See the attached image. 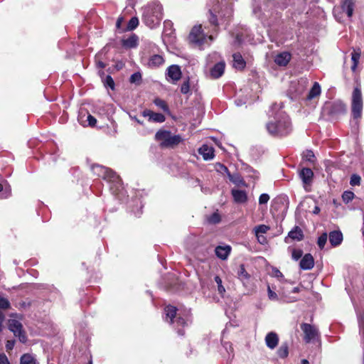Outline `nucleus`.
Returning <instances> with one entry per match:
<instances>
[{"mask_svg":"<svg viewBox=\"0 0 364 364\" xmlns=\"http://www.w3.org/2000/svg\"><path fill=\"white\" fill-rule=\"evenodd\" d=\"M163 18L162 6L154 2L146 7L143 14V19L145 24L149 28L158 26Z\"/></svg>","mask_w":364,"mask_h":364,"instance_id":"nucleus-1","label":"nucleus"},{"mask_svg":"<svg viewBox=\"0 0 364 364\" xmlns=\"http://www.w3.org/2000/svg\"><path fill=\"white\" fill-rule=\"evenodd\" d=\"M155 139L160 141L161 147L168 148H174L183 141L181 135H173L171 132L166 130L158 131L155 134Z\"/></svg>","mask_w":364,"mask_h":364,"instance_id":"nucleus-2","label":"nucleus"},{"mask_svg":"<svg viewBox=\"0 0 364 364\" xmlns=\"http://www.w3.org/2000/svg\"><path fill=\"white\" fill-rule=\"evenodd\" d=\"M267 129L269 134L272 135H284L289 133L291 129V124L287 117H284L277 122H269L267 124Z\"/></svg>","mask_w":364,"mask_h":364,"instance_id":"nucleus-3","label":"nucleus"},{"mask_svg":"<svg viewBox=\"0 0 364 364\" xmlns=\"http://www.w3.org/2000/svg\"><path fill=\"white\" fill-rule=\"evenodd\" d=\"M351 110L354 119L360 118L363 110L362 93L359 87H355L352 94Z\"/></svg>","mask_w":364,"mask_h":364,"instance_id":"nucleus-4","label":"nucleus"},{"mask_svg":"<svg viewBox=\"0 0 364 364\" xmlns=\"http://www.w3.org/2000/svg\"><path fill=\"white\" fill-rule=\"evenodd\" d=\"M92 173L112 182H117L119 180V176L112 170L99 165L92 164Z\"/></svg>","mask_w":364,"mask_h":364,"instance_id":"nucleus-5","label":"nucleus"},{"mask_svg":"<svg viewBox=\"0 0 364 364\" xmlns=\"http://www.w3.org/2000/svg\"><path fill=\"white\" fill-rule=\"evenodd\" d=\"M8 326L14 336L18 338L21 343H25L26 342L27 336L23 329V325L19 321L16 319L9 320Z\"/></svg>","mask_w":364,"mask_h":364,"instance_id":"nucleus-6","label":"nucleus"},{"mask_svg":"<svg viewBox=\"0 0 364 364\" xmlns=\"http://www.w3.org/2000/svg\"><path fill=\"white\" fill-rule=\"evenodd\" d=\"M301 329L304 333V339L306 343L314 341L319 336L318 329L311 324L304 323L301 325Z\"/></svg>","mask_w":364,"mask_h":364,"instance_id":"nucleus-7","label":"nucleus"},{"mask_svg":"<svg viewBox=\"0 0 364 364\" xmlns=\"http://www.w3.org/2000/svg\"><path fill=\"white\" fill-rule=\"evenodd\" d=\"M166 319H170L171 323H176L177 327L179 326H185L186 321L181 317H178L175 321L173 320L176 315V308L173 306H168L165 309Z\"/></svg>","mask_w":364,"mask_h":364,"instance_id":"nucleus-8","label":"nucleus"},{"mask_svg":"<svg viewBox=\"0 0 364 364\" xmlns=\"http://www.w3.org/2000/svg\"><path fill=\"white\" fill-rule=\"evenodd\" d=\"M77 120L84 127L91 126V114L85 105H82L79 109Z\"/></svg>","mask_w":364,"mask_h":364,"instance_id":"nucleus-9","label":"nucleus"},{"mask_svg":"<svg viewBox=\"0 0 364 364\" xmlns=\"http://www.w3.org/2000/svg\"><path fill=\"white\" fill-rule=\"evenodd\" d=\"M189 39L191 42L203 44L205 42V36L202 32L201 26H194L189 35Z\"/></svg>","mask_w":364,"mask_h":364,"instance_id":"nucleus-10","label":"nucleus"},{"mask_svg":"<svg viewBox=\"0 0 364 364\" xmlns=\"http://www.w3.org/2000/svg\"><path fill=\"white\" fill-rule=\"evenodd\" d=\"M167 75L172 80L173 83L178 81L181 77V71L178 65H171L167 70Z\"/></svg>","mask_w":364,"mask_h":364,"instance_id":"nucleus-11","label":"nucleus"},{"mask_svg":"<svg viewBox=\"0 0 364 364\" xmlns=\"http://www.w3.org/2000/svg\"><path fill=\"white\" fill-rule=\"evenodd\" d=\"M300 267L302 269L307 270L314 267V259L311 254H306L300 261Z\"/></svg>","mask_w":364,"mask_h":364,"instance_id":"nucleus-12","label":"nucleus"},{"mask_svg":"<svg viewBox=\"0 0 364 364\" xmlns=\"http://www.w3.org/2000/svg\"><path fill=\"white\" fill-rule=\"evenodd\" d=\"M200 154L203 156L204 160H211L214 157V149L212 146L204 144L198 150Z\"/></svg>","mask_w":364,"mask_h":364,"instance_id":"nucleus-13","label":"nucleus"},{"mask_svg":"<svg viewBox=\"0 0 364 364\" xmlns=\"http://www.w3.org/2000/svg\"><path fill=\"white\" fill-rule=\"evenodd\" d=\"M225 63L223 61L216 63L210 70V75L213 78H218L224 73Z\"/></svg>","mask_w":364,"mask_h":364,"instance_id":"nucleus-14","label":"nucleus"},{"mask_svg":"<svg viewBox=\"0 0 364 364\" xmlns=\"http://www.w3.org/2000/svg\"><path fill=\"white\" fill-rule=\"evenodd\" d=\"M299 176L305 185H309L312 181L314 173L311 168H304L301 170Z\"/></svg>","mask_w":364,"mask_h":364,"instance_id":"nucleus-15","label":"nucleus"},{"mask_svg":"<svg viewBox=\"0 0 364 364\" xmlns=\"http://www.w3.org/2000/svg\"><path fill=\"white\" fill-rule=\"evenodd\" d=\"M265 343L268 348L274 349L278 345L279 337L274 332H270L267 333L265 337Z\"/></svg>","mask_w":364,"mask_h":364,"instance_id":"nucleus-16","label":"nucleus"},{"mask_svg":"<svg viewBox=\"0 0 364 364\" xmlns=\"http://www.w3.org/2000/svg\"><path fill=\"white\" fill-rule=\"evenodd\" d=\"M231 251V247L229 245L218 246L215 250V255L221 259H226L229 256Z\"/></svg>","mask_w":364,"mask_h":364,"instance_id":"nucleus-17","label":"nucleus"},{"mask_svg":"<svg viewBox=\"0 0 364 364\" xmlns=\"http://www.w3.org/2000/svg\"><path fill=\"white\" fill-rule=\"evenodd\" d=\"M139 38L136 35L132 34L127 38H124L122 41L123 47L126 48H136L138 45Z\"/></svg>","mask_w":364,"mask_h":364,"instance_id":"nucleus-18","label":"nucleus"},{"mask_svg":"<svg viewBox=\"0 0 364 364\" xmlns=\"http://www.w3.org/2000/svg\"><path fill=\"white\" fill-rule=\"evenodd\" d=\"M353 0H344L341 4V10L346 13L348 17H351L354 10Z\"/></svg>","mask_w":364,"mask_h":364,"instance_id":"nucleus-19","label":"nucleus"},{"mask_svg":"<svg viewBox=\"0 0 364 364\" xmlns=\"http://www.w3.org/2000/svg\"><path fill=\"white\" fill-rule=\"evenodd\" d=\"M343 240V235L340 231H332L329 234V241L333 246H337Z\"/></svg>","mask_w":364,"mask_h":364,"instance_id":"nucleus-20","label":"nucleus"},{"mask_svg":"<svg viewBox=\"0 0 364 364\" xmlns=\"http://www.w3.org/2000/svg\"><path fill=\"white\" fill-rule=\"evenodd\" d=\"M291 55L289 53L284 52L278 54L275 58V63L279 66H285L289 62Z\"/></svg>","mask_w":364,"mask_h":364,"instance_id":"nucleus-21","label":"nucleus"},{"mask_svg":"<svg viewBox=\"0 0 364 364\" xmlns=\"http://www.w3.org/2000/svg\"><path fill=\"white\" fill-rule=\"evenodd\" d=\"M233 66L236 69L242 70L245 67V61L240 53H237L233 54Z\"/></svg>","mask_w":364,"mask_h":364,"instance_id":"nucleus-22","label":"nucleus"},{"mask_svg":"<svg viewBox=\"0 0 364 364\" xmlns=\"http://www.w3.org/2000/svg\"><path fill=\"white\" fill-rule=\"evenodd\" d=\"M164 62L163 57L160 55H154L150 57L148 65L150 68H156Z\"/></svg>","mask_w":364,"mask_h":364,"instance_id":"nucleus-23","label":"nucleus"},{"mask_svg":"<svg viewBox=\"0 0 364 364\" xmlns=\"http://www.w3.org/2000/svg\"><path fill=\"white\" fill-rule=\"evenodd\" d=\"M232 194L237 203H245L247 199V194L244 191L232 190Z\"/></svg>","mask_w":364,"mask_h":364,"instance_id":"nucleus-24","label":"nucleus"},{"mask_svg":"<svg viewBox=\"0 0 364 364\" xmlns=\"http://www.w3.org/2000/svg\"><path fill=\"white\" fill-rule=\"evenodd\" d=\"M360 57V50H354L353 52L351 54V60L353 62V65L351 66V70L353 72H355L356 70L357 66L359 63V59Z\"/></svg>","mask_w":364,"mask_h":364,"instance_id":"nucleus-25","label":"nucleus"},{"mask_svg":"<svg viewBox=\"0 0 364 364\" xmlns=\"http://www.w3.org/2000/svg\"><path fill=\"white\" fill-rule=\"evenodd\" d=\"M289 237L293 240L300 241L303 239L304 235L302 230L299 227H295L289 232Z\"/></svg>","mask_w":364,"mask_h":364,"instance_id":"nucleus-26","label":"nucleus"},{"mask_svg":"<svg viewBox=\"0 0 364 364\" xmlns=\"http://www.w3.org/2000/svg\"><path fill=\"white\" fill-rule=\"evenodd\" d=\"M20 364H38V363L32 355L25 353L21 357Z\"/></svg>","mask_w":364,"mask_h":364,"instance_id":"nucleus-27","label":"nucleus"},{"mask_svg":"<svg viewBox=\"0 0 364 364\" xmlns=\"http://www.w3.org/2000/svg\"><path fill=\"white\" fill-rule=\"evenodd\" d=\"M321 93V87L318 82H314L313 87L309 91L308 98L312 99L316 96H318Z\"/></svg>","mask_w":364,"mask_h":364,"instance_id":"nucleus-28","label":"nucleus"},{"mask_svg":"<svg viewBox=\"0 0 364 364\" xmlns=\"http://www.w3.org/2000/svg\"><path fill=\"white\" fill-rule=\"evenodd\" d=\"M102 82L105 87H109L112 90H114L115 88V83L114 80L109 75H107L105 77V78H102Z\"/></svg>","mask_w":364,"mask_h":364,"instance_id":"nucleus-29","label":"nucleus"},{"mask_svg":"<svg viewBox=\"0 0 364 364\" xmlns=\"http://www.w3.org/2000/svg\"><path fill=\"white\" fill-rule=\"evenodd\" d=\"M277 354L282 358L287 357L289 354L288 345L287 343H283L278 349Z\"/></svg>","mask_w":364,"mask_h":364,"instance_id":"nucleus-30","label":"nucleus"},{"mask_svg":"<svg viewBox=\"0 0 364 364\" xmlns=\"http://www.w3.org/2000/svg\"><path fill=\"white\" fill-rule=\"evenodd\" d=\"M166 118L164 114L160 113L152 112L150 116V121L156 122H164Z\"/></svg>","mask_w":364,"mask_h":364,"instance_id":"nucleus-31","label":"nucleus"},{"mask_svg":"<svg viewBox=\"0 0 364 364\" xmlns=\"http://www.w3.org/2000/svg\"><path fill=\"white\" fill-rule=\"evenodd\" d=\"M139 25V19L136 17H132L128 22L127 30L132 31L135 29Z\"/></svg>","mask_w":364,"mask_h":364,"instance_id":"nucleus-32","label":"nucleus"},{"mask_svg":"<svg viewBox=\"0 0 364 364\" xmlns=\"http://www.w3.org/2000/svg\"><path fill=\"white\" fill-rule=\"evenodd\" d=\"M237 276L240 279L243 280L249 277L248 273L246 272L243 264H241L237 271Z\"/></svg>","mask_w":364,"mask_h":364,"instance_id":"nucleus-33","label":"nucleus"},{"mask_svg":"<svg viewBox=\"0 0 364 364\" xmlns=\"http://www.w3.org/2000/svg\"><path fill=\"white\" fill-rule=\"evenodd\" d=\"M131 83L139 84L141 81V75L139 72L134 73L130 77Z\"/></svg>","mask_w":364,"mask_h":364,"instance_id":"nucleus-34","label":"nucleus"},{"mask_svg":"<svg viewBox=\"0 0 364 364\" xmlns=\"http://www.w3.org/2000/svg\"><path fill=\"white\" fill-rule=\"evenodd\" d=\"M354 193L352 191H345L342 195L343 200L348 203L354 198Z\"/></svg>","mask_w":364,"mask_h":364,"instance_id":"nucleus-35","label":"nucleus"},{"mask_svg":"<svg viewBox=\"0 0 364 364\" xmlns=\"http://www.w3.org/2000/svg\"><path fill=\"white\" fill-rule=\"evenodd\" d=\"M269 230V227L265 225H260L257 226L255 228L256 235L258 236L259 234L266 233Z\"/></svg>","mask_w":364,"mask_h":364,"instance_id":"nucleus-36","label":"nucleus"},{"mask_svg":"<svg viewBox=\"0 0 364 364\" xmlns=\"http://www.w3.org/2000/svg\"><path fill=\"white\" fill-rule=\"evenodd\" d=\"M181 92L183 94H188L190 92V82L189 78L183 81L181 87Z\"/></svg>","mask_w":364,"mask_h":364,"instance_id":"nucleus-37","label":"nucleus"},{"mask_svg":"<svg viewBox=\"0 0 364 364\" xmlns=\"http://www.w3.org/2000/svg\"><path fill=\"white\" fill-rule=\"evenodd\" d=\"M328 235L326 233L322 234L318 239V245L321 249H323L326 243Z\"/></svg>","mask_w":364,"mask_h":364,"instance_id":"nucleus-38","label":"nucleus"},{"mask_svg":"<svg viewBox=\"0 0 364 364\" xmlns=\"http://www.w3.org/2000/svg\"><path fill=\"white\" fill-rule=\"evenodd\" d=\"M154 104L157 107H159L161 109H162L164 111H167L168 110V106H167L166 103L164 100H161L159 98H156V99L154 100Z\"/></svg>","mask_w":364,"mask_h":364,"instance_id":"nucleus-39","label":"nucleus"},{"mask_svg":"<svg viewBox=\"0 0 364 364\" xmlns=\"http://www.w3.org/2000/svg\"><path fill=\"white\" fill-rule=\"evenodd\" d=\"M361 178L357 174H353L350 177V184L351 186H358L360 183Z\"/></svg>","mask_w":364,"mask_h":364,"instance_id":"nucleus-40","label":"nucleus"},{"mask_svg":"<svg viewBox=\"0 0 364 364\" xmlns=\"http://www.w3.org/2000/svg\"><path fill=\"white\" fill-rule=\"evenodd\" d=\"M303 251L299 249H294L291 252V257L294 260H298L301 257Z\"/></svg>","mask_w":364,"mask_h":364,"instance_id":"nucleus-41","label":"nucleus"},{"mask_svg":"<svg viewBox=\"0 0 364 364\" xmlns=\"http://www.w3.org/2000/svg\"><path fill=\"white\" fill-rule=\"evenodd\" d=\"M215 281L218 284V290L219 293L223 294V292H225V289L224 287L222 285V279H220V277L218 276H216L215 277Z\"/></svg>","mask_w":364,"mask_h":364,"instance_id":"nucleus-42","label":"nucleus"},{"mask_svg":"<svg viewBox=\"0 0 364 364\" xmlns=\"http://www.w3.org/2000/svg\"><path fill=\"white\" fill-rule=\"evenodd\" d=\"M100 55V53H98L95 57L96 65L98 68H105L106 67V64L101 61Z\"/></svg>","mask_w":364,"mask_h":364,"instance_id":"nucleus-43","label":"nucleus"},{"mask_svg":"<svg viewBox=\"0 0 364 364\" xmlns=\"http://www.w3.org/2000/svg\"><path fill=\"white\" fill-rule=\"evenodd\" d=\"M269 200V196L267 193H262L260 195L259 198V203L260 205L262 204H266Z\"/></svg>","mask_w":364,"mask_h":364,"instance_id":"nucleus-44","label":"nucleus"},{"mask_svg":"<svg viewBox=\"0 0 364 364\" xmlns=\"http://www.w3.org/2000/svg\"><path fill=\"white\" fill-rule=\"evenodd\" d=\"M216 169L218 171H220L221 173H228V175L230 173L228 168L222 164H217Z\"/></svg>","mask_w":364,"mask_h":364,"instance_id":"nucleus-45","label":"nucleus"},{"mask_svg":"<svg viewBox=\"0 0 364 364\" xmlns=\"http://www.w3.org/2000/svg\"><path fill=\"white\" fill-rule=\"evenodd\" d=\"M314 154L313 153V151H306V152L304 154V158L306 159V160L309 161H314Z\"/></svg>","mask_w":364,"mask_h":364,"instance_id":"nucleus-46","label":"nucleus"},{"mask_svg":"<svg viewBox=\"0 0 364 364\" xmlns=\"http://www.w3.org/2000/svg\"><path fill=\"white\" fill-rule=\"evenodd\" d=\"M268 297L271 300H277V294L268 287Z\"/></svg>","mask_w":364,"mask_h":364,"instance_id":"nucleus-47","label":"nucleus"},{"mask_svg":"<svg viewBox=\"0 0 364 364\" xmlns=\"http://www.w3.org/2000/svg\"><path fill=\"white\" fill-rule=\"evenodd\" d=\"M15 345V341L14 340H9L6 341V349L7 351L11 350Z\"/></svg>","mask_w":364,"mask_h":364,"instance_id":"nucleus-48","label":"nucleus"},{"mask_svg":"<svg viewBox=\"0 0 364 364\" xmlns=\"http://www.w3.org/2000/svg\"><path fill=\"white\" fill-rule=\"evenodd\" d=\"M210 222L213 223H217L220 221V217L218 214L214 213L210 218Z\"/></svg>","mask_w":364,"mask_h":364,"instance_id":"nucleus-49","label":"nucleus"},{"mask_svg":"<svg viewBox=\"0 0 364 364\" xmlns=\"http://www.w3.org/2000/svg\"><path fill=\"white\" fill-rule=\"evenodd\" d=\"M0 364H10L5 354H0Z\"/></svg>","mask_w":364,"mask_h":364,"instance_id":"nucleus-50","label":"nucleus"},{"mask_svg":"<svg viewBox=\"0 0 364 364\" xmlns=\"http://www.w3.org/2000/svg\"><path fill=\"white\" fill-rule=\"evenodd\" d=\"M228 176H229L230 180L232 181L235 183H237L240 181V177L237 175L232 176V175H230V173H229Z\"/></svg>","mask_w":364,"mask_h":364,"instance_id":"nucleus-51","label":"nucleus"},{"mask_svg":"<svg viewBox=\"0 0 364 364\" xmlns=\"http://www.w3.org/2000/svg\"><path fill=\"white\" fill-rule=\"evenodd\" d=\"M152 111L149 110V109H145L142 112V115L144 117H149V119H150V116H151V114H152Z\"/></svg>","mask_w":364,"mask_h":364,"instance_id":"nucleus-52","label":"nucleus"},{"mask_svg":"<svg viewBox=\"0 0 364 364\" xmlns=\"http://www.w3.org/2000/svg\"><path fill=\"white\" fill-rule=\"evenodd\" d=\"M360 329L363 331V333L364 334V315L361 316L360 320Z\"/></svg>","mask_w":364,"mask_h":364,"instance_id":"nucleus-53","label":"nucleus"},{"mask_svg":"<svg viewBox=\"0 0 364 364\" xmlns=\"http://www.w3.org/2000/svg\"><path fill=\"white\" fill-rule=\"evenodd\" d=\"M123 21V18H118L117 21V23H116V26L119 28H120V26H121V23H122Z\"/></svg>","mask_w":364,"mask_h":364,"instance_id":"nucleus-54","label":"nucleus"},{"mask_svg":"<svg viewBox=\"0 0 364 364\" xmlns=\"http://www.w3.org/2000/svg\"><path fill=\"white\" fill-rule=\"evenodd\" d=\"M210 21L212 24L216 25V23H217L216 17L215 16H212L211 18H210Z\"/></svg>","mask_w":364,"mask_h":364,"instance_id":"nucleus-55","label":"nucleus"},{"mask_svg":"<svg viewBox=\"0 0 364 364\" xmlns=\"http://www.w3.org/2000/svg\"><path fill=\"white\" fill-rule=\"evenodd\" d=\"M98 75H100V78H101V80H102V78H105V77L106 76L105 75V72L102 71V70H99L98 72Z\"/></svg>","mask_w":364,"mask_h":364,"instance_id":"nucleus-56","label":"nucleus"},{"mask_svg":"<svg viewBox=\"0 0 364 364\" xmlns=\"http://www.w3.org/2000/svg\"><path fill=\"white\" fill-rule=\"evenodd\" d=\"M320 212V208L318 206H315L313 210L314 214H318Z\"/></svg>","mask_w":364,"mask_h":364,"instance_id":"nucleus-57","label":"nucleus"},{"mask_svg":"<svg viewBox=\"0 0 364 364\" xmlns=\"http://www.w3.org/2000/svg\"><path fill=\"white\" fill-rule=\"evenodd\" d=\"M275 276L276 277H282V272L279 271V270H276L275 271Z\"/></svg>","mask_w":364,"mask_h":364,"instance_id":"nucleus-58","label":"nucleus"},{"mask_svg":"<svg viewBox=\"0 0 364 364\" xmlns=\"http://www.w3.org/2000/svg\"><path fill=\"white\" fill-rule=\"evenodd\" d=\"M301 364H309V363L306 359H303L301 360Z\"/></svg>","mask_w":364,"mask_h":364,"instance_id":"nucleus-59","label":"nucleus"},{"mask_svg":"<svg viewBox=\"0 0 364 364\" xmlns=\"http://www.w3.org/2000/svg\"><path fill=\"white\" fill-rule=\"evenodd\" d=\"M96 122H97L96 119L92 117V127H94L95 125Z\"/></svg>","mask_w":364,"mask_h":364,"instance_id":"nucleus-60","label":"nucleus"},{"mask_svg":"<svg viewBox=\"0 0 364 364\" xmlns=\"http://www.w3.org/2000/svg\"><path fill=\"white\" fill-rule=\"evenodd\" d=\"M257 237H258V240H259V242L260 243H263V242H264V240H265L264 237H262V239H259V235L257 236Z\"/></svg>","mask_w":364,"mask_h":364,"instance_id":"nucleus-61","label":"nucleus"},{"mask_svg":"<svg viewBox=\"0 0 364 364\" xmlns=\"http://www.w3.org/2000/svg\"><path fill=\"white\" fill-rule=\"evenodd\" d=\"M178 333L179 335L183 336V335L184 334V332H183V331H182L181 329H178Z\"/></svg>","mask_w":364,"mask_h":364,"instance_id":"nucleus-62","label":"nucleus"},{"mask_svg":"<svg viewBox=\"0 0 364 364\" xmlns=\"http://www.w3.org/2000/svg\"><path fill=\"white\" fill-rule=\"evenodd\" d=\"M236 104L237 106H240L242 105V102H240V100H236Z\"/></svg>","mask_w":364,"mask_h":364,"instance_id":"nucleus-63","label":"nucleus"},{"mask_svg":"<svg viewBox=\"0 0 364 364\" xmlns=\"http://www.w3.org/2000/svg\"><path fill=\"white\" fill-rule=\"evenodd\" d=\"M3 190V186L0 183V192Z\"/></svg>","mask_w":364,"mask_h":364,"instance_id":"nucleus-64","label":"nucleus"}]
</instances>
